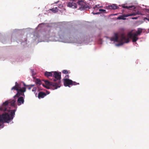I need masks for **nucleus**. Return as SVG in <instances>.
Here are the masks:
<instances>
[{
	"label": "nucleus",
	"mask_w": 149,
	"mask_h": 149,
	"mask_svg": "<svg viewBox=\"0 0 149 149\" xmlns=\"http://www.w3.org/2000/svg\"><path fill=\"white\" fill-rule=\"evenodd\" d=\"M15 110H11L9 113H5L0 115V122H8L9 120L13 118Z\"/></svg>",
	"instance_id": "1"
},
{
	"label": "nucleus",
	"mask_w": 149,
	"mask_h": 149,
	"mask_svg": "<svg viewBox=\"0 0 149 149\" xmlns=\"http://www.w3.org/2000/svg\"><path fill=\"white\" fill-rule=\"evenodd\" d=\"M16 101L15 100H13L11 101L8 100L3 103V104L0 106V110L1 111H9L10 108H8V107L9 105H11L14 106L15 105V103Z\"/></svg>",
	"instance_id": "2"
},
{
	"label": "nucleus",
	"mask_w": 149,
	"mask_h": 149,
	"mask_svg": "<svg viewBox=\"0 0 149 149\" xmlns=\"http://www.w3.org/2000/svg\"><path fill=\"white\" fill-rule=\"evenodd\" d=\"M77 3L79 6V8L81 10H87L91 8V6L84 2L83 0L79 1Z\"/></svg>",
	"instance_id": "3"
},
{
	"label": "nucleus",
	"mask_w": 149,
	"mask_h": 149,
	"mask_svg": "<svg viewBox=\"0 0 149 149\" xmlns=\"http://www.w3.org/2000/svg\"><path fill=\"white\" fill-rule=\"evenodd\" d=\"M53 76L54 79V81H55V84L58 88H59L61 86V81L60 79H61V73L59 74L56 71L53 72Z\"/></svg>",
	"instance_id": "4"
},
{
	"label": "nucleus",
	"mask_w": 149,
	"mask_h": 149,
	"mask_svg": "<svg viewBox=\"0 0 149 149\" xmlns=\"http://www.w3.org/2000/svg\"><path fill=\"white\" fill-rule=\"evenodd\" d=\"M64 85L65 86L70 87V86L76 85H79V83L73 81L71 80L65 79H63Z\"/></svg>",
	"instance_id": "5"
},
{
	"label": "nucleus",
	"mask_w": 149,
	"mask_h": 149,
	"mask_svg": "<svg viewBox=\"0 0 149 149\" xmlns=\"http://www.w3.org/2000/svg\"><path fill=\"white\" fill-rule=\"evenodd\" d=\"M129 41V38L126 36L124 33H122L120 36V43L119 45H122L124 43H128Z\"/></svg>",
	"instance_id": "6"
},
{
	"label": "nucleus",
	"mask_w": 149,
	"mask_h": 149,
	"mask_svg": "<svg viewBox=\"0 0 149 149\" xmlns=\"http://www.w3.org/2000/svg\"><path fill=\"white\" fill-rule=\"evenodd\" d=\"M26 91V88L24 87H23L21 88L20 87L18 88V90L17 91V93L14 96V97H19L20 95L24 96V93Z\"/></svg>",
	"instance_id": "7"
},
{
	"label": "nucleus",
	"mask_w": 149,
	"mask_h": 149,
	"mask_svg": "<svg viewBox=\"0 0 149 149\" xmlns=\"http://www.w3.org/2000/svg\"><path fill=\"white\" fill-rule=\"evenodd\" d=\"M44 81L46 85L51 88H52L53 89H56L58 88L56 85V84H55L54 82H50L47 80H44Z\"/></svg>",
	"instance_id": "8"
},
{
	"label": "nucleus",
	"mask_w": 149,
	"mask_h": 149,
	"mask_svg": "<svg viewBox=\"0 0 149 149\" xmlns=\"http://www.w3.org/2000/svg\"><path fill=\"white\" fill-rule=\"evenodd\" d=\"M128 35L130 38H132V42H136L138 39V38L136 36L135 34H134L132 32H129L128 33Z\"/></svg>",
	"instance_id": "9"
},
{
	"label": "nucleus",
	"mask_w": 149,
	"mask_h": 149,
	"mask_svg": "<svg viewBox=\"0 0 149 149\" xmlns=\"http://www.w3.org/2000/svg\"><path fill=\"white\" fill-rule=\"evenodd\" d=\"M110 39L111 41L117 42H119L118 40V34L117 33H114V36L110 38Z\"/></svg>",
	"instance_id": "10"
},
{
	"label": "nucleus",
	"mask_w": 149,
	"mask_h": 149,
	"mask_svg": "<svg viewBox=\"0 0 149 149\" xmlns=\"http://www.w3.org/2000/svg\"><path fill=\"white\" fill-rule=\"evenodd\" d=\"M75 2V1H72L71 2L68 3L67 6L73 8H77V5Z\"/></svg>",
	"instance_id": "11"
},
{
	"label": "nucleus",
	"mask_w": 149,
	"mask_h": 149,
	"mask_svg": "<svg viewBox=\"0 0 149 149\" xmlns=\"http://www.w3.org/2000/svg\"><path fill=\"white\" fill-rule=\"evenodd\" d=\"M24 102V100L23 97H20L18 98L17 100V103L18 105H20L23 104Z\"/></svg>",
	"instance_id": "12"
},
{
	"label": "nucleus",
	"mask_w": 149,
	"mask_h": 149,
	"mask_svg": "<svg viewBox=\"0 0 149 149\" xmlns=\"http://www.w3.org/2000/svg\"><path fill=\"white\" fill-rule=\"evenodd\" d=\"M46 95V94L42 92H40L38 94V97L39 99L44 98Z\"/></svg>",
	"instance_id": "13"
},
{
	"label": "nucleus",
	"mask_w": 149,
	"mask_h": 149,
	"mask_svg": "<svg viewBox=\"0 0 149 149\" xmlns=\"http://www.w3.org/2000/svg\"><path fill=\"white\" fill-rule=\"evenodd\" d=\"M15 84V85L11 88V90H16L17 91L18 90L19 88L20 87V85L17 82H16Z\"/></svg>",
	"instance_id": "14"
},
{
	"label": "nucleus",
	"mask_w": 149,
	"mask_h": 149,
	"mask_svg": "<svg viewBox=\"0 0 149 149\" xmlns=\"http://www.w3.org/2000/svg\"><path fill=\"white\" fill-rule=\"evenodd\" d=\"M109 8L111 9L115 10L118 8V7L115 4H113L109 6Z\"/></svg>",
	"instance_id": "15"
},
{
	"label": "nucleus",
	"mask_w": 149,
	"mask_h": 149,
	"mask_svg": "<svg viewBox=\"0 0 149 149\" xmlns=\"http://www.w3.org/2000/svg\"><path fill=\"white\" fill-rule=\"evenodd\" d=\"M53 72H48L46 71L45 73V75L47 77H52Z\"/></svg>",
	"instance_id": "16"
},
{
	"label": "nucleus",
	"mask_w": 149,
	"mask_h": 149,
	"mask_svg": "<svg viewBox=\"0 0 149 149\" xmlns=\"http://www.w3.org/2000/svg\"><path fill=\"white\" fill-rule=\"evenodd\" d=\"M126 15L127 14H124L120 16L117 17V19H118L125 20L126 19V18L125 17H128V16H126Z\"/></svg>",
	"instance_id": "17"
},
{
	"label": "nucleus",
	"mask_w": 149,
	"mask_h": 149,
	"mask_svg": "<svg viewBox=\"0 0 149 149\" xmlns=\"http://www.w3.org/2000/svg\"><path fill=\"white\" fill-rule=\"evenodd\" d=\"M139 15V12H134L132 13H131L129 14H127V15H126L127 16H135L136 15Z\"/></svg>",
	"instance_id": "18"
},
{
	"label": "nucleus",
	"mask_w": 149,
	"mask_h": 149,
	"mask_svg": "<svg viewBox=\"0 0 149 149\" xmlns=\"http://www.w3.org/2000/svg\"><path fill=\"white\" fill-rule=\"evenodd\" d=\"M122 6L123 8H126L128 9H130L131 8H133V9H134L135 8L134 7V6H125V4H123L122 5Z\"/></svg>",
	"instance_id": "19"
},
{
	"label": "nucleus",
	"mask_w": 149,
	"mask_h": 149,
	"mask_svg": "<svg viewBox=\"0 0 149 149\" xmlns=\"http://www.w3.org/2000/svg\"><path fill=\"white\" fill-rule=\"evenodd\" d=\"M142 32V30L141 29H139L135 33H133L135 34L136 36H137L138 35H140Z\"/></svg>",
	"instance_id": "20"
},
{
	"label": "nucleus",
	"mask_w": 149,
	"mask_h": 149,
	"mask_svg": "<svg viewBox=\"0 0 149 149\" xmlns=\"http://www.w3.org/2000/svg\"><path fill=\"white\" fill-rule=\"evenodd\" d=\"M49 10H51L54 13H56L58 12V9L57 7L53 8L52 9H50Z\"/></svg>",
	"instance_id": "21"
},
{
	"label": "nucleus",
	"mask_w": 149,
	"mask_h": 149,
	"mask_svg": "<svg viewBox=\"0 0 149 149\" xmlns=\"http://www.w3.org/2000/svg\"><path fill=\"white\" fill-rule=\"evenodd\" d=\"M36 82L37 85H40L41 84V82L39 79H37Z\"/></svg>",
	"instance_id": "22"
},
{
	"label": "nucleus",
	"mask_w": 149,
	"mask_h": 149,
	"mask_svg": "<svg viewBox=\"0 0 149 149\" xmlns=\"http://www.w3.org/2000/svg\"><path fill=\"white\" fill-rule=\"evenodd\" d=\"M62 72L64 74H68L70 73V72L69 71H68L66 70H63L62 71Z\"/></svg>",
	"instance_id": "23"
},
{
	"label": "nucleus",
	"mask_w": 149,
	"mask_h": 149,
	"mask_svg": "<svg viewBox=\"0 0 149 149\" xmlns=\"http://www.w3.org/2000/svg\"><path fill=\"white\" fill-rule=\"evenodd\" d=\"M34 86V85H31L29 86V87H28V88L29 90H30L31 89V87H33Z\"/></svg>",
	"instance_id": "24"
},
{
	"label": "nucleus",
	"mask_w": 149,
	"mask_h": 149,
	"mask_svg": "<svg viewBox=\"0 0 149 149\" xmlns=\"http://www.w3.org/2000/svg\"><path fill=\"white\" fill-rule=\"evenodd\" d=\"M99 6V5H95V6L93 8L95 10H97V8H98Z\"/></svg>",
	"instance_id": "25"
},
{
	"label": "nucleus",
	"mask_w": 149,
	"mask_h": 149,
	"mask_svg": "<svg viewBox=\"0 0 149 149\" xmlns=\"http://www.w3.org/2000/svg\"><path fill=\"white\" fill-rule=\"evenodd\" d=\"M99 11L100 12H105L106 10H105L103 9H99Z\"/></svg>",
	"instance_id": "26"
},
{
	"label": "nucleus",
	"mask_w": 149,
	"mask_h": 149,
	"mask_svg": "<svg viewBox=\"0 0 149 149\" xmlns=\"http://www.w3.org/2000/svg\"><path fill=\"white\" fill-rule=\"evenodd\" d=\"M37 88L36 87H34L32 89V91L33 92H35L36 91Z\"/></svg>",
	"instance_id": "27"
},
{
	"label": "nucleus",
	"mask_w": 149,
	"mask_h": 149,
	"mask_svg": "<svg viewBox=\"0 0 149 149\" xmlns=\"http://www.w3.org/2000/svg\"><path fill=\"white\" fill-rule=\"evenodd\" d=\"M131 18L132 19H136L138 18V17H132Z\"/></svg>",
	"instance_id": "28"
},
{
	"label": "nucleus",
	"mask_w": 149,
	"mask_h": 149,
	"mask_svg": "<svg viewBox=\"0 0 149 149\" xmlns=\"http://www.w3.org/2000/svg\"><path fill=\"white\" fill-rule=\"evenodd\" d=\"M93 13L94 15L98 14H100V13L99 12H97V13Z\"/></svg>",
	"instance_id": "29"
},
{
	"label": "nucleus",
	"mask_w": 149,
	"mask_h": 149,
	"mask_svg": "<svg viewBox=\"0 0 149 149\" xmlns=\"http://www.w3.org/2000/svg\"><path fill=\"white\" fill-rule=\"evenodd\" d=\"M65 77L66 78H68L69 77V75H66Z\"/></svg>",
	"instance_id": "30"
},
{
	"label": "nucleus",
	"mask_w": 149,
	"mask_h": 149,
	"mask_svg": "<svg viewBox=\"0 0 149 149\" xmlns=\"http://www.w3.org/2000/svg\"><path fill=\"white\" fill-rule=\"evenodd\" d=\"M24 86H27V85H25L24 83Z\"/></svg>",
	"instance_id": "31"
},
{
	"label": "nucleus",
	"mask_w": 149,
	"mask_h": 149,
	"mask_svg": "<svg viewBox=\"0 0 149 149\" xmlns=\"http://www.w3.org/2000/svg\"><path fill=\"white\" fill-rule=\"evenodd\" d=\"M58 2V1L57 2H56L54 3H57Z\"/></svg>",
	"instance_id": "32"
},
{
	"label": "nucleus",
	"mask_w": 149,
	"mask_h": 149,
	"mask_svg": "<svg viewBox=\"0 0 149 149\" xmlns=\"http://www.w3.org/2000/svg\"><path fill=\"white\" fill-rule=\"evenodd\" d=\"M31 71H32V73L33 74V72H34V71H33V70H31Z\"/></svg>",
	"instance_id": "33"
},
{
	"label": "nucleus",
	"mask_w": 149,
	"mask_h": 149,
	"mask_svg": "<svg viewBox=\"0 0 149 149\" xmlns=\"http://www.w3.org/2000/svg\"><path fill=\"white\" fill-rule=\"evenodd\" d=\"M148 31H149V29H148Z\"/></svg>",
	"instance_id": "34"
}]
</instances>
